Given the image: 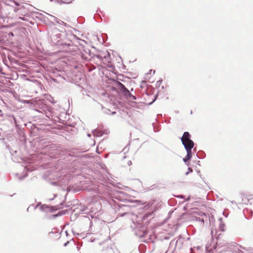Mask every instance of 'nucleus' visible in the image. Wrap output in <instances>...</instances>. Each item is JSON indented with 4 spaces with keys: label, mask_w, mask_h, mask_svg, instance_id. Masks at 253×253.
Listing matches in <instances>:
<instances>
[{
    "label": "nucleus",
    "mask_w": 253,
    "mask_h": 253,
    "mask_svg": "<svg viewBox=\"0 0 253 253\" xmlns=\"http://www.w3.org/2000/svg\"><path fill=\"white\" fill-rule=\"evenodd\" d=\"M51 184L53 185H55V186H57L58 185V182H56V181H53V182H51Z\"/></svg>",
    "instance_id": "25"
},
{
    "label": "nucleus",
    "mask_w": 253,
    "mask_h": 253,
    "mask_svg": "<svg viewBox=\"0 0 253 253\" xmlns=\"http://www.w3.org/2000/svg\"><path fill=\"white\" fill-rule=\"evenodd\" d=\"M157 96H158V95H157V94H156V95L153 96L152 101H151V102H147V101H146V100L145 97H148L149 96V95L148 94V93H146V94L145 95V96H144V95L143 96L144 99V100H145V103L146 104H147V105H151V104H152L153 102H155V101L156 100V98H157Z\"/></svg>",
    "instance_id": "14"
},
{
    "label": "nucleus",
    "mask_w": 253,
    "mask_h": 253,
    "mask_svg": "<svg viewBox=\"0 0 253 253\" xmlns=\"http://www.w3.org/2000/svg\"><path fill=\"white\" fill-rule=\"evenodd\" d=\"M20 135H22V138L20 140L21 142H26V140H25V138L24 137V134L23 132L22 131H20Z\"/></svg>",
    "instance_id": "18"
},
{
    "label": "nucleus",
    "mask_w": 253,
    "mask_h": 253,
    "mask_svg": "<svg viewBox=\"0 0 253 253\" xmlns=\"http://www.w3.org/2000/svg\"><path fill=\"white\" fill-rule=\"evenodd\" d=\"M67 210H62V211H59L57 214H53V216L54 217H57L58 216L65 214L67 213Z\"/></svg>",
    "instance_id": "16"
},
{
    "label": "nucleus",
    "mask_w": 253,
    "mask_h": 253,
    "mask_svg": "<svg viewBox=\"0 0 253 253\" xmlns=\"http://www.w3.org/2000/svg\"><path fill=\"white\" fill-rule=\"evenodd\" d=\"M72 37H73V38H76V36H75L74 35H73V36H72Z\"/></svg>",
    "instance_id": "46"
},
{
    "label": "nucleus",
    "mask_w": 253,
    "mask_h": 253,
    "mask_svg": "<svg viewBox=\"0 0 253 253\" xmlns=\"http://www.w3.org/2000/svg\"><path fill=\"white\" fill-rule=\"evenodd\" d=\"M87 136H88V137H90V136H91V134H90V133H88V134H87Z\"/></svg>",
    "instance_id": "40"
},
{
    "label": "nucleus",
    "mask_w": 253,
    "mask_h": 253,
    "mask_svg": "<svg viewBox=\"0 0 253 253\" xmlns=\"http://www.w3.org/2000/svg\"><path fill=\"white\" fill-rule=\"evenodd\" d=\"M61 38L62 35L58 30L54 31L50 36L52 43L56 45L60 51L66 53L78 51L76 45L73 44L71 40L67 42Z\"/></svg>",
    "instance_id": "1"
},
{
    "label": "nucleus",
    "mask_w": 253,
    "mask_h": 253,
    "mask_svg": "<svg viewBox=\"0 0 253 253\" xmlns=\"http://www.w3.org/2000/svg\"><path fill=\"white\" fill-rule=\"evenodd\" d=\"M51 2H54L59 4H69L72 2V0H50Z\"/></svg>",
    "instance_id": "13"
},
{
    "label": "nucleus",
    "mask_w": 253,
    "mask_h": 253,
    "mask_svg": "<svg viewBox=\"0 0 253 253\" xmlns=\"http://www.w3.org/2000/svg\"><path fill=\"white\" fill-rule=\"evenodd\" d=\"M131 164H132L131 161H129L127 162V165H128V166H130V165H131Z\"/></svg>",
    "instance_id": "32"
},
{
    "label": "nucleus",
    "mask_w": 253,
    "mask_h": 253,
    "mask_svg": "<svg viewBox=\"0 0 253 253\" xmlns=\"http://www.w3.org/2000/svg\"><path fill=\"white\" fill-rule=\"evenodd\" d=\"M95 141H96V140H93V142H94V143H95Z\"/></svg>",
    "instance_id": "50"
},
{
    "label": "nucleus",
    "mask_w": 253,
    "mask_h": 253,
    "mask_svg": "<svg viewBox=\"0 0 253 253\" xmlns=\"http://www.w3.org/2000/svg\"><path fill=\"white\" fill-rule=\"evenodd\" d=\"M164 239L165 240H168V239H169V236H165V237H164Z\"/></svg>",
    "instance_id": "31"
},
{
    "label": "nucleus",
    "mask_w": 253,
    "mask_h": 253,
    "mask_svg": "<svg viewBox=\"0 0 253 253\" xmlns=\"http://www.w3.org/2000/svg\"><path fill=\"white\" fill-rule=\"evenodd\" d=\"M199 215H200L201 217H196V220L197 221H200L203 223H204V220L205 218H207V216L204 212H200L198 213Z\"/></svg>",
    "instance_id": "9"
},
{
    "label": "nucleus",
    "mask_w": 253,
    "mask_h": 253,
    "mask_svg": "<svg viewBox=\"0 0 253 253\" xmlns=\"http://www.w3.org/2000/svg\"><path fill=\"white\" fill-rule=\"evenodd\" d=\"M190 199V196H188V197L186 199V201H189Z\"/></svg>",
    "instance_id": "39"
},
{
    "label": "nucleus",
    "mask_w": 253,
    "mask_h": 253,
    "mask_svg": "<svg viewBox=\"0 0 253 253\" xmlns=\"http://www.w3.org/2000/svg\"><path fill=\"white\" fill-rule=\"evenodd\" d=\"M12 146L7 145L6 147L9 150L13 161L16 163H24L25 164L32 163L30 160L27 161L24 158L18 157L20 153L19 149L15 146L17 143H11Z\"/></svg>",
    "instance_id": "6"
},
{
    "label": "nucleus",
    "mask_w": 253,
    "mask_h": 253,
    "mask_svg": "<svg viewBox=\"0 0 253 253\" xmlns=\"http://www.w3.org/2000/svg\"><path fill=\"white\" fill-rule=\"evenodd\" d=\"M19 19L22 20H23V21L25 20V18L24 17H20Z\"/></svg>",
    "instance_id": "35"
},
{
    "label": "nucleus",
    "mask_w": 253,
    "mask_h": 253,
    "mask_svg": "<svg viewBox=\"0 0 253 253\" xmlns=\"http://www.w3.org/2000/svg\"><path fill=\"white\" fill-rule=\"evenodd\" d=\"M56 197V195H53V198H50L49 200H53V199L55 198V197Z\"/></svg>",
    "instance_id": "34"
},
{
    "label": "nucleus",
    "mask_w": 253,
    "mask_h": 253,
    "mask_svg": "<svg viewBox=\"0 0 253 253\" xmlns=\"http://www.w3.org/2000/svg\"><path fill=\"white\" fill-rule=\"evenodd\" d=\"M104 143H99V145H100V147L102 148V145Z\"/></svg>",
    "instance_id": "38"
},
{
    "label": "nucleus",
    "mask_w": 253,
    "mask_h": 253,
    "mask_svg": "<svg viewBox=\"0 0 253 253\" xmlns=\"http://www.w3.org/2000/svg\"><path fill=\"white\" fill-rule=\"evenodd\" d=\"M69 243V242H67L66 243H65L64 245V246H66L67 245V244Z\"/></svg>",
    "instance_id": "37"
},
{
    "label": "nucleus",
    "mask_w": 253,
    "mask_h": 253,
    "mask_svg": "<svg viewBox=\"0 0 253 253\" xmlns=\"http://www.w3.org/2000/svg\"><path fill=\"white\" fill-rule=\"evenodd\" d=\"M221 253H234L232 252H231L230 251L227 250V251H225L224 252H222Z\"/></svg>",
    "instance_id": "26"
},
{
    "label": "nucleus",
    "mask_w": 253,
    "mask_h": 253,
    "mask_svg": "<svg viewBox=\"0 0 253 253\" xmlns=\"http://www.w3.org/2000/svg\"><path fill=\"white\" fill-rule=\"evenodd\" d=\"M99 146H97V148H96V152L98 153V154H100V152L99 151Z\"/></svg>",
    "instance_id": "30"
},
{
    "label": "nucleus",
    "mask_w": 253,
    "mask_h": 253,
    "mask_svg": "<svg viewBox=\"0 0 253 253\" xmlns=\"http://www.w3.org/2000/svg\"><path fill=\"white\" fill-rule=\"evenodd\" d=\"M183 210H184V211H186V207H184L183 208Z\"/></svg>",
    "instance_id": "43"
},
{
    "label": "nucleus",
    "mask_w": 253,
    "mask_h": 253,
    "mask_svg": "<svg viewBox=\"0 0 253 253\" xmlns=\"http://www.w3.org/2000/svg\"><path fill=\"white\" fill-rule=\"evenodd\" d=\"M186 157L189 158V159H191V158H192V151L187 152Z\"/></svg>",
    "instance_id": "21"
},
{
    "label": "nucleus",
    "mask_w": 253,
    "mask_h": 253,
    "mask_svg": "<svg viewBox=\"0 0 253 253\" xmlns=\"http://www.w3.org/2000/svg\"><path fill=\"white\" fill-rule=\"evenodd\" d=\"M92 133L93 135V137H99L102 135L103 132L98 129H94L92 130Z\"/></svg>",
    "instance_id": "11"
},
{
    "label": "nucleus",
    "mask_w": 253,
    "mask_h": 253,
    "mask_svg": "<svg viewBox=\"0 0 253 253\" xmlns=\"http://www.w3.org/2000/svg\"><path fill=\"white\" fill-rule=\"evenodd\" d=\"M24 168L25 169H26L27 171H32L34 170V169L33 168H31L30 167H29L27 165L24 166Z\"/></svg>",
    "instance_id": "19"
},
{
    "label": "nucleus",
    "mask_w": 253,
    "mask_h": 253,
    "mask_svg": "<svg viewBox=\"0 0 253 253\" xmlns=\"http://www.w3.org/2000/svg\"><path fill=\"white\" fill-rule=\"evenodd\" d=\"M177 198H181V199H184L185 198L184 196L183 195H178L176 196Z\"/></svg>",
    "instance_id": "28"
},
{
    "label": "nucleus",
    "mask_w": 253,
    "mask_h": 253,
    "mask_svg": "<svg viewBox=\"0 0 253 253\" xmlns=\"http://www.w3.org/2000/svg\"><path fill=\"white\" fill-rule=\"evenodd\" d=\"M162 82V79H160L159 81L157 82V85L160 86Z\"/></svg>",
    "instance_id": "23"
},
{
    "label": "nucleus",
    "mask_w": 253,
    "mask_h": 253,
    "mask_svg": "<svg viewBox=\"0 0 253 253\" xmlns=\"http://www.w3.org/2000/svg\"><path fill=\"white\" fill-rule=\"evenodd\" d=\"M57 119H58V121H59V122L61 123V120H60L59 118H58V117H57Z\"/></svg>",
    "instance_id": "41"
},
{
    "label": "nucleus",
    "mask_w": 253,
    "mask_h": 253,
    "mask_svg": "<svg viewBox=\"0 0 253 253\" xmlns=\"http://www.w3.org/2000/svg\"><path fill=\"white\" fill-rule=\"evenodd\" d=\"M78 43L80 47H78L77 45L76 47L78 48L77 50L79 51H76L75 52L68 53L73 55L79 56L81 57L82 59H87L88 58V57L86 56L87 55H88L90 57H92L90 50L88 48H86L85 46H84L83 44V43L84 42V41L80 39H78Z\"/></svg>",
    "instance_id": "4"
},
{
    "label": "nucleus",
    "mask_w": 253,
    "mask_h": 253,
    "mask_svg": "<svg viewBox=\"0 0 253 253\" xmlns=\"http://www.w3.org/2000/svg\"><path fill=\"white\" fill-rule=\"evenodd\" d=\"M40 205V204H39L37 206H36V207H35V208H36L37 207H38V206Z\"/></svg>",
    "instance_id": "47"
},
{
    "label": "nucleus",
    "mask_w": 253,
    "mask_h": 253,
    "mask_svg": "<svg viewBox=\"0 0 253 253\" xmlns=\"http://www.w3.org/2000/svg\"><path fill=\"white\" fill-rule=\"evenodd\" d=\"M14 122L15 123H16V119L15 118V117H14Z\"/></svg>",
    "instance_id": "42"
},
{
    "label": "nucleus",
    "mask_w": 253,
    "mask_h": 253,
    "mask_svg": "<svg viewBox=\"0 0 253 253\" xmlns=\"http://www.w3.org/2000/svg\"><path fill=\"white\" fill-rule=\"evenodd\" d=\"M63 205V203H61L60 204V205H58L57 206H56V209H54L55 207H53V206H50V207H49L48 206H46V205H42L40 207V210L42 211H44V208H49L50 211H55L58 209H59L60 208H61V206Z\"/></svg>",
    "instance_id": "8"
},
{
    "label": "nucleus",
    "mask_w": 253,
    "mask_h": 253,
    "mask_svg": "<svg viewBox=\"0 0 253 253\" xmlns=\"http://www.w3.org/2000/svg\"><path fill=\"white\" fill-rule=\"evenodd\" d=\"M153 218V213H147L145 214H139L132 215V224L130 225L132 229H137L140 233L136 232V234L140 237H144L147 232L145 227L141 223L143 220H150Z\"/></svg>",
    "instance_id": "2"
},
{
    "label": "nucleus",
    "mask_w": 253,
    "mask_h": 253,
    "mask_svg": "<svg viewBox=\"0 0 253 253\" xmlns=\"http://www.w3.org/2000/svg\"><path fill=\"white\" fill-rule=\"evenodd\" d=\"M116 112H112L111 113V115H114L115 114H116Z\"/></svg>",
    "instance_id": "36"
},
{
    "label": "nucleus",
    "mask_w": 253,
    "mask_h": 253,
    "mask_svg": "<svg viewBox=\"0 0 253 253\" xmlns=\"http://www.w3.org/2000/svg\"><path fill=\"white\" fill-rule=\"evenodd\" d=\"M53 81L55 82L56 81V79H53Z\"/></svg>",
    "instance_id": "45"
},
{
    "label": "nucleus",
    "mask_w": 253,
    "mask_h": 253,
    "mask_svg": "<svg viewBox=\"0 0 253 253\" xmlns=\"http://www.w3.org/2000/svg\"><path fill=\"white\" fill-rule=\"evenodd\" d=\"M152 70H150L149 71V72H152Z\"/></svg>",
    "instance_id": "53"
},
{
    "label": "nucleus",
    "mask_w": 253,
    "mask_h": 253,
    "mask_svg": "<svg viewBox=\"0 0 253 253\" xmlns=\"http://www.w3.org/2000/svg\"><path fill=\"white\" fill-rule=\"evenodd\" d=\"M29 208H28L27 209V211H29Z\"/></svg>",
    "instance_id": "49"
},
{
    "label": "nucleus",
    "mask_w": 253,
    "mask_h": 253,
    "mask_svg": "<svg viewBox=\"0 0 253 253\" xmlns=\"http://www.w3.org/2000/svg\"><path fill=\"white\" fill-rule=\"evenodd\" d=\"M3 114L2 113V111L0 109V117H2Z\"/></svg>",
    "instance_id": "33"
},
{
    "label": "nucleus",
    "mask_w": 253,
    "mask_h": 253,
    "mask_svg": "<svg viewBox=\"0 0 253 253\" xmlns=\"http://www.w3.org/2000/svg\"><path fill=\"white\" fill-rule=\"evenodd\" d=\"M186 152L192 151V149L194 146V143H182Z\"/></svg>",
    "instance_id": "12"
},
{
    "label": "nucleus",
    "mask_w": 253,
    "mask_h": 253,
    "mask_svg": "<svg viewBox=\"0 0 253 253\" xmlns=\"http://www.w3.org/2000/svg\"><path fill=\"white\" fill-rule=\"evenodd\" d=\"M155 70H154V71H153V73L154 74V73H155Z\"/></svg>",
    "instance_id": "52"
},
{
    "label": "nucleus",
    "mask_w": 253,
    "mask_h": 253,
    "mask_svg": "<svg viewBox=\"0 0 253 253\" xmlns=\"http://www.w3.org/2000/svg\"><path fill=\"white\" fill-rule=\"evenodd\" d=\"M181 142H194L193 140L191 139V135L187 132L185 131L183 133V134L181 137H180Z\"/></svg>",
    "instance_id": "7"
},
{
    "label": "nucleus",
    "mask_w": 253,
    "mask_h": 253,
    "mask_svg": "<svg viewBox=\"0 0 253 253\" xmlns=\"http://www.w3.org/2000/svg\"><path fill=\"white\" fill-rule=\"evenodd\" d=\"M124 202V204L119 205L118 207L116 208L118 212V216L123 217L126 215L127 217L132 221V215H134L135 214L130 212L131 207H135L137 203H141V201L139 200L133 201L129 199L125 200Z\"/></svg>",
    "instance_id": "3"
},
{
    "label": "nucleus",
    "mask_w": 253,
    "mask_h": 253,
    "mask_svg": "<svg viewBox=\"0 0 253 253\" xmlns=\"http://www.w3.org/2000/svg\"><path fill=\"white\" fill-rule=\"evenodd\" d=\"M109 56V55L108 54L107 56H104L103 57L101 54H98L96 55V57L100 60L103 59V58H107Z\"/></svg>",
    "instance_id": "17"
},
{
    "label": "nucleus",
    "mask_w": 253,
    "mask_h": 253,
    "mask_svg": "<svg viewBox=\"0 0 253 253\" xmlns=\"http://www.w3.org/2000/svg\"><path fill=\"white\" fill-rule=\"evenodd\" d=\"M177 243H178V240L175 241V240H173L170 242V246H172V245H174L175 246H176L177 245Z\"/></svg>",
    "instance_id": "20"
},
{
    "label": "nucleus",
    "mask_w": 253,
    "mask_h": 253,
    "mask_svg": "<svg viewBox=\"0 0 253 253\" xmlns=\"http://www.w3.org/2000/svg\"><path fill=\"white\" fill-rule=\"evenodd\" d=\"M8 35H9V36H11V37H14V36L13 33H12V32H10Z\"/></svg>",
    "instance_id": "29"
},
{
    "label": "nucleus",
    "mask_w": 253,
    "mask_h": 253,
    "mask_svg": "<svg viewBox=\"0 0 253 253\" xmlns=\"http://www.w3.org/2000/svg\"><path fill=\"white\" fill-rule=\"evenodd\" d=\"M27 174H25L20 177H19V180H23L27 176Z\"/></svg>",
    "instance_id": "22"
},
{
    "label": "nucleus",
    "mask_w": 253,
    "mask_h": 253,
    "mask_svg": "<svg viewBox=\"0 0 253 253\" xmlns=\"http://www.w3.org/2000/svg\"><path fill=\"white\" fill-rule=\"evenodd\" d=\"M45 116L49 119H53V116L52 115L51 109H48L47 110H43Z\"/></svg>",
    "instance_id": "15"
},
{
    "label": "nucleus",
    "mask_w": 253,
    "mask_h": 253,
    "mask_svg": "<svg viewBox=\"0 0 253 253\" xmlns=\"http://www.w3.org/2000/svg\"><path fill=\"white\" fill-rule=\"evenodd\" d=\"M188 173H189V172H187L185 174H186V175H187Z\"/></svg>",
    "instance_id": "48"
},
{
    "label": "nucleus",
    "mask_w": 253,
    "mask_h": 253,
    "mask_svg": "<svg viewBox=\"0 0 253 253\" xmlns=\"http://www.w3.org/2000/svg\"><path fill=\"white\" fill-rule=\"evenodd\" d=\"M80 211H84V210H82V209H81Z\"/></svg>",
    "instance_id": "44"
},
{
    "label": "nucleus",
    "mask_w": 253,
    "mask_h": 253,
    "mask_svg": "<svg viewBox=\"0 0 253 253\" xmlns=\"http://www.w3.org/2000/svg\"><path fill=\"white\" fill-rule=\"evenodd\" d=\"M117 86L118 89L121 91L123 95L126 98V99L130 101H132V103L136 104V102L134 101V100H136L137 97L132 93V92H134V93H135V91L134 90L133 88H131L130 90H129L123 84L120 82L117 83Z\"/></svg>",
    "instance_id": "5"
},
{
    "label": "nucleus",
    "mask_w": 253,
    "mask_h": 253,
    "mask_svg": "<svg viewBox=\"0 0 253 253\" xmlns=\"http://www.w3.org/2000/svg\"><path fill=\"white\" fill-rule=\"evenodd\" d=\"M49 16L53 19V20L57 24H58L59 25H62L65 27H69V25L67 24L66 23L64 22V21L55 18L51 15H49Z\"/></svg>",
    "instance_id": "10"
},
{
    "label": "nucleus",
    "mask_w": 253,
    "mask_h": 253,
    "mask_svg": "<svg viewBox=\"0 0 253 253\" xmlns=\"http://www.w3.org/2000/svg\"><path fill=\"white\" fill-rule=\"evenodd\" d=\"M190 159H189V158L186 157V156L185 157H184L183 159V161L186 163L187 162V161H189Z\"/></svg>",
    "instance_id": "24"
},
{
    "label": "nucleus",
    "mask_w": 253,
    "mask_h": 253,
    "mask_svg": "<svg viewBox=\"0 0 253 253\" xmlns=\"http://www.w3.org/2000/svg\"><path fill=\"white\" fill-rule=\"evenodd\" d=\"M153 129H154V131L155 132H158V131H159V128H157V127H155V126H154V127H153Z\"/></svg>",
    "instance_id": "27"
},
{
    "label": "nucleus",
    "mask_w": 253,
    "mask_h": 253,
    "mask_svg": "<svg viewBox=\"0 0 253 253\" xmlns=\"http://www.w3.org/2000/svg\"><path fill=\"white\" fill-rule=\"evenodd\" d=\"M190 113H191V114H192V110L191 111Z\"/></svg>",
    "instance_id": "51"
}]
</instances>
